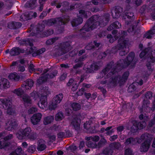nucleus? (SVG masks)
<instances>
[{
	"label": "nucleus",
	"mask_w": 155,
	"mask_h": 155,
	"mask_svg": "<svg viewBox=\"0 0 155 155\" xmlns=\"http://www.w3.org/2000/svg\"><path fill=\"white\" fill-rule=\"evenodd\" d=\"M135 54L134 52H130L124 60L123 59L120 60L117 62V67H120L121 68L123 65L125 67L129 66L130 68H133L135 66L136 61L134 59Z\"/></svg>",
	"instance_id": "nucleus-1"
},
{
	"label": "nucleus",
	"mask_w": 155,
	"mask_h": 155,
	"mask_svg": "<svg viewBox=\"0 0 155 155\" xmlns=\"http://www.w3.org/2000/svg\"><path fill=\"white\" fill-rule=\"evenodd\" d=\"M128 43V39H124L123 38H119L118 44L112 48V49L115 50V51L116 52L120 50L119 54L121 56H123L126 54L128 52V51H126V45Z\"/></svg>",
	"instance_id": "nucleus-2"
},
{
	"label": "nucleus",
	"mask_w": 155,
	"mask_h": 155,
	"mask_svg": "<svg viewBox=\"0 0 155 155\" xmlns=\"http://www.w3.org/2000/svg\"><path fill=\"white\" fill-rule=\"evenodd\" d=\"M69 20L68 16H64L63 18H58L55 19L52 18L48 20H45L43 23L47 25L51 26L55 24L61 25H65Z\"/></svg>",
	"instance_id": "nucleus-3"
},
{
	"label": "nucleus",
	"mask_w": 155,
	"mask_h": 155,
	"mask_svg": "<svg viewBox=\"0 0 155 155\" xmlns=\"http://www.w3.org/2000/svg\"><path fill=\"white\" fill-rule=\"evenodd\" d=\"M98 17L97 15H94L87 21L85 25L83 27V29L87 31L92 30L96 28L97 25H99L100 23L98 21Z\"/></svg>",
	"instance_id": "nucleus-4"
},
{
	"label": "nucleus",
	"mask_w": 155,
	"mask_h": 155,
	"mask_svg": "<svg viewBox=\"0 0 155 155\" xmlns=\"http://www.w3.org/2000/svg\"><path fill=\"white\" fill-rule=\"evenodd\" d=\"M70 41H66L60 43L58 45V48L56 54L58 56H61L65 54L71 49Z\"/></svg>",
	"instance_id": "nucleus-5"
},
{
	"label": "nucleus",
	"mask_w": 155,
	"mask_h": 155,
	"mask_svg": "<svg viewBox=\"0 0 155 155\" xmlns=\"http://www.w3.org/2000/svg\"><path fill=\"white\" fill-rule=\"evenodd\" d=\"M150 101L147 99H144L142 102V105L139 109L140 113H145L150 112V110L153 111L155 110V97L153 102V106L151 107H149Z\"/></svg>",
	"instance_id": "nucleus-6"
},
{
	"label": "nucleus",
	"mask_w": 155,
	"mask_h": 155,
	"mask_svg": "<svg viewBox=\"0 0 155 155\" xmlns=\"http://www.w3.org/2000/svg\"><path fill=\"white\" fill-rule=\"evenodd\" d=\"M0 104H2L3 107L7 109V113L9 115H12L14 113V110L12 108V103L9 99H0Z\"/></svg>",
	"instance_id": "nucleus-7"
},
{
	"label": "nucleus",
	"mask_w": 155,
	"mask_h": 155,
	"mask_svg": "<svg viewBox=\"0 0 155 155\" xmlns=\"http://www.w3.org/2000/svg\"><path fill=\"white\" fill-rule=\"evenodd\" d=\"M63 97V94L62 93L56 95L53 99L51 104L49 105V110L55 109L57 107L58 104L61 101Z\"/></svg>",
	"instance_id": "nucleus-8"
},
{
	"label": "nucleus",
	"mask_w": 155,
	"mask_h": 155,
	"mask_svg": "<svg viewBox=\"0 0 155 155\" xmlns=\"http://www.w3.org/2000/svg\"><path fill=\"white\" fill-rule=\"evenodd\" d=\"M140 20H133L128 28L127 31L131 33L133 35H137L138 33V24L140 22Z\"/></svg>",
	"instance_id": "nucleus-9"
},
{
	"label": "nucleus",
	"mask_w": 155,
	"mask_h": 155,
	"mask_svg": "<svg viewBox=\"0 0 155 155\" xmlns=\"http://www.w3.org/2000/svg\"><path fill=\"white\" fill-rule=\"evenodd\" d=\"M31 131V130L30 127H27L24 129H21L16 134V136L20 140L28 138Z\"/></svg>",
	"instance_id": "nucleus-10"
},
{
	"label": "nucleus",
	"mask_w": 155,
	"mask_h": 155,
	"mask_svg": "<svg viewBox=\"0 0 155 155\" xmlns=\"http://www.w3.org/2000/svg\"><path fill=\"white\" fill-rule=\"evenodd\" d=\"M135 19V17L134 15V13L129 11L126 12L125 15L122 17V19L125 20L126 24L127 25L128 27L130 25V23H131Z\"/></svg>",
	"instance_id": "nucleus-11"
},
{
	"label": "nucleus",
	"mask_w": 155,
	"mask_h": 155,
	"mask_svg": "<svg viewBox=\"0 0 155 155\" xmlns=\"http://www.w3.org/2000/svg\"><path fill=\"white\" fill-rule=\"evenodd\" d=\"M123 9L119 6H115L111 10L112 17L114 18L117 19L120 17L123 12Z\"/></svg>",
	"instance_id": "nucleus-12"
},
{
	"label": "nucleus",
	"mask_w": 155,
	"mask_h": 155,
	"mask_svg": "<svg viewBox=\"0 0 155 155\" xmlns=\"http://www.w3.org/2000/svg\"><path fill=\"white\" fill-rule=\"evenodd\" d=\"M12 135L10 134L2 139V140L0 141V148L2 149L8 146L10 144V143L8 142V140L12 139Z\"/></svg>",
	"instance_id": "nucleus-13"
},
{
	"label": "nucleus",
	"mask_w": 155,
	"mask_h": 155,
	"mask_svg": "<svg viewBox=\"0 0 155 155\" xmlns=\"http://www.w3.org/2000/svg\"><path fill=\"white\" fill-rule=\"evenodd\" d=\"M42 117L41 113H38L34 114L31 118V121L33 125H36L40 122Z\"/></svg>",
	"instance_id": "nucleus-14"
},
{
	"label": "nucleus",
	"mask_w": 155,
	"mask_h": 155,
	"mask_svg": "<svg viewBox=\"0 0 155 155\" xmlns=\"http://www.w3.org/2000/svg\"><path fill=\"white\" fill-rule=\"evenodd\" d=\"M8 126L7 127V129L8 131L12 130L15 129L17 126V122L16 120L12 119L8 122Z\"/></svg>",
	"instance_id": "nucleus-15"
},
{
	"label": "nucleus",
	"mask_w": 155,
	"mask_h": 155,
	"mask_svg": "<svg viewBox=\"0 0 155 155\" xmlns=\"http://www.w3.org/2000/svg\"><path fill=\"white\" fill-rule=\"evenodd\" d=\"M140 140V139H138L137 138H134L133 137H130V138H127L125 142H124V144L126 145L129 144L134 145L137 142L138 143H140L141 141Z\"/></svg>",
	"instance_id": "nucleus-16"
},
{
	"label": "nucleus",
	"mask_w": 155,
	"mask_h": 155,
	"mask_svg": "<svg viewBox=\"0 0 155 155\" xmlns=\"http://www.w3.org/2000/svg\"><path fill=\"white\" fill-rule=\"evenodd\" d=\"M80 120L77 117H74L71 122L70 126H72L76 130H78L80 128Z\"/></svg>",
	"instance_id": "nucleus-17"
},
{
	"label": "nucleus",
	"mask_w": 155,
	"mask_h": 155,
	"mask_svg": "<svg viewBox=\"0 0 155 155\" xmlns=\"http://www.w3.org/2000/svg\"><path fill=\"white\" fill-rule=\"evenodd\" d=\"M109 17L110 15L109 14L105 15L100 21H99L100 23V24H99L100 26L102 27L106 26L109 21Z\"/></svg>",
	"instance_id": "nucleus-18"
},
{
	"label": "nucleus",
	"mask_w": 155,
	"mask_h": 155,
	"mask_svg": "<svg viewBox=\"0 0 155 155\" xmlns=\"http://www.w3.org/2000/svg\"><path fill=\"white\" fill-rule=\"evenodd\" d=\"M45 27V24L43 23H38L35 27V31H34L33 36H36L38 34L42 31Z\"/></svg>",
	"instance_id": "nucleus-19"
},
{
	"label": "nucleus",
	"mask_w": 155,
	"mask_h": 155,
	"mask_svg": "<svg viewBox=\"0 0 155 155\" xmlns=\"http://www.w3.org/2000/svg\"><path fill=\"white\" fill-rule=\"evenodd\" d=\"M9 87V82L7 79L5 78H2L0 80V89H7Z\"/></svg>",
	"instance_id": "nucleus-20"
},
{
	"label": "nucleus",
	"mask_w": 155,
	"mask_h": 155,
	"mask_svg": "<svg viewBox=\"0 0 155 155\" xmlns=\"http://www.w3.org/2000/svg\"><path fill=\"white\" fill-rule=\"evenodd\" d=\"M150 139L145 140L142 143L140 147V149L144 152H146L148 150L150 144Z\"/></svg>",
	"instance_id": "nucleus-21"
},
{
	"label": "nucleus",
	"mask_w": 155,
	"mask_h": 155,
	"mask_svg": "<svg viewBox=\"0 0 155 155\" xmlns=\"http://www.w3.org/2000/svg\"><path fill=\"white\" fill-rule=\"evenodd\" d=\"M129 74V72L126 71L123 74L121 77L119 76V83L120 85L123 84L127 80Z\"/></svg>",
	"instance_id": "nucleus-22"
},
{
	"label": "nucleus",
	"mask_w": 155,
	"mask_h": 155,
	"mask_svg": "<svg viewBox=\"0 0 155 155\" xmlns=\"http://www.w3.org/2000/svg\"><path fill=\"white\" fill-rule=\"evenodd\" d=\"M155 34V25L149 31H148L144 35L143 38L147 39H151L152 36Z\"/></svg>",
	"instance_id": "nucleus-23"
},
{
	"label": "nucleus",
	"mask_w": 155,
	"mask_h": 155,
	"mask_svg": "<svg viewBox=\"0 0 155 155\" xmlns=\"http://www.w3.org/2000/svg\"><path fill=\"white\" fill-rule=\"evenodd\" d=\"M100 45V43H97L96 41H94L93 43L91 42L85 46V48L87 50L94 49L98 47Z\"/></svg>",
	"instance_id": "nucleus-24"
},
{
	"label": "nucleus",
	"mask_w": 155,
	"mask_h": 155,
	"mask_svg": "<svg viewBox=\"0 0 155 155\" xmlns=\"http://www.w3.org/2000/svg\"><path fill=\"white\" fill-rule=\"evenodd\" d=\"M83 21V18L81 17H79L72 19L71 21V23L73 27H76L81 24Z\"/></svg>",
	"instance_id": "nucleus-25"
},
{
	"label": "nucleus",
	"mask_w": 155,
	"mask_h": 155,
	"mask_svg": "<svg viewBox=\"0 0 155 155\" xmlns=\"http://www.w3.org/2000/svg\"><path fill=\"white\" fill-rule=\"evenodd\" d=\"M37 0H30L25 4V7L30 8V9H33L35 8L36 6V4Z\"/></svg>",
	"instance_id": "nucleus-26"
},
{
	"label": "nucleus",
	"mask_w": 155,
	"mask_h": 155,
	"mask_svg": "<svg viewBox=\"0 0 155 155\" xmlns=\"http://www.w3.org/2000/svg\"><path fill=\"white\" fill-rule=\"evenodd\" d=\"M121 28V24L117 21L112 23L107 28L108 31H111L114 28Z\"/></svg>",
	"instance_id": "nucleus-27"
},
{
	"label": "nucleus",
	"mask_w": 155,
	"mask_h": 155,
	"mask_svg": "<svg viewBox=\"0 0 155 155\" xmlns=\"http://www.w3.org/2000/svg\"><path fill=\"white\" fill-rule=\"evenodd\" d=\"M47 97L45 96L41 97L40 101L38 103V106L41 108H43L47 106Z\"/></svg>",
	"instance_id": "nucleus-28"
},
{
	"label": "nucleus",
	"mask_w": 155,
	"mask_h": 155,
	"mask_svg": "<svg viewBox=\"0 0 155 155\" xmlns=\"http://www.w3.org/2000/svg\"><path fill=\"white\" fill-rule=\"evenodd\" d=\"M135 126L138 127V130H141L143 129L146 125V123L144 121L142 122H138L136 120L133 121Z\"/></svg>",
	"instance_id": "nucleus-29"
},
{
	"label": "nucleus",
	"mask_w": 155,
	"mask_h": 155,
	"mask_svg": "<svg viewBox=\"0 0 155 155\" xmlns=\"http://www.w3.org/2000/svg\"><path fill=\"white\" fill-rule=\"evenodd\" d=\"M113 152L114 150L110 147V144L108 147L105 148L102 151L103 153L105 155H112Z\"/></svg>",
	"instance_id": "nucleus-30"
},
{
	"label": "nucleus",
	"mask_w": 155,
	"mask_h": 155,
	"mask_svg": "<svg viewBox=\"0 0 155 155\" xmlns=\"http://www.w3.org/2000/svg\"><path fill=\"white\" fill-rule=\"evenodd\" d=\"M48 79L47 75H44L40 77L37 81V83L39 85H41L46 82Z\"/></svg>",
	"instance_id": "nucleus-31"
},
{
	"label": "nucleus",
	"mask_w": 155,
	"mask_h": 155,
	"mask_svg": "<svg viewBox=\"0 0 155 155\" xmlns=\"http://www.w3.org/2000/svg\"><path fill=\"white\" fill-rule=\"evenodd\" d=\"M22 99L24 103V104L25 106H27L28 104H31V100L30 97L27 95L25 94L23 95L22 97Z\"/></svg>",
	"instance_id": "nucleus-32"
},
{
	"label": "nucleus",
	"mask_w": 155,
	"mask_h": 155,
	"mask_svg": "<svg viewBox=\"0 0 155 155\" xmlns=\"http://www.w3.org/2000/svg\"><path fill=\"white\" fill-rule=\"evenodd\" d=\"M99 67L97 65L91 64L90 68H87L86 72L87 73H91L94 72V71L97 70L98 69Z\"/></svg>",
	"instance_id": "nucleus-33"
},
{
	"label": "nucleus",
	"mask_w": 155,
	"mask_h": 155,
	"mask_svg": "<svg viewBox=\"0 0 155 155\" xmlns=\"http://www.w3.org/2000/svg\"><path fill=\"white\" fill-rule=\"evenodd\" d=\"M20 49L18 48H13L10 51V53L12 56L18 55L20 53Z\"/></svg>",
	"instance_id": "nucleus-34"
},
{
	"label": "nucleus",
	"mask_w": 155,
	"mask_h": 155,
	"mask_svg": "<svg viewBox=\"0 0 155 155\" xmlns=\"http://www.w3.org/2000/svg\"><path fill=\"white\" fill-rule=\"evenodd\" d=\"M110 147H112L114 150V149L119 150L121 148L120 143L119 142H114L110 144Z\"/></svg>",
	"instance_id": "nucleus-35"
},
{
	"label": "nucleus",
	"mask_w": 155,
	"mask_h": 155,
	"mask_svg": "<svg viewBox=\"0 0 155 155\" xmlns=\"http://www.w3.org/2000/svg\"><path fill=\"white\" fill-rule=\"evenodd\" d=\"M140 139L141 142V139L143 140L145 139V140H147L150 139V141L152 139V137H151V134H149L147 133H145L141 136L140 137V139Z\"/></svg>",
	"instance_id": "nucleus-36"
},
{
	"label": "nucleus",
	"mask_w": 155,
	"mask_h": 155,
	"mask_svg": "<svg viewBox=\"0 0 155 155\" xmlns=\"http://www.w3.org/2000/svg\"><path fill=\"white\" fill-rule=\"evenodd\" d=\"M71 106L74 111H78L81 109V105L78 103L73 102L71 104Z\"/></svg>",
	"instance_id": "nucleus-37"
},
{
	"label": "nucleus",
	"mask_w": 155,
	"mask_h": 155,
	"mask_svg": "<svg viewBox=\"0 0 155 155\" xmlns=\"http://www.w3.org/2000/svg\"><path fill=\"white\" fill-rule=\"evenodd\" d=\"M151 51V48L150 47L145 48L140 53V57L141 58H142L147 55L148 52H150Z\"/></svg>",
	"instance_id": "nucleus-38"
},
{
	"label": "nucleus",
	"mask_w": 155,
	"mask_h": 155,
	"mask_svg": "<svg viewBox=\"0 0 155 155\" xmlns=\"http://www.w3.org/2000/svg\"><path fill=\"white\" fill-rule=\"evenodd\" d=\"M54 117L52 116H50L47 117L45 119L44 123L45 124L47 125L50 124L54 120Z\"/></svg>",
	"instance_id": "nucleus-39"
},
{
	"label": "nucleus",
	"mask_w": 155,
	"mask_h": 155,
	"mask_svg": "<svg viewBox=\"0 0 155 155\" xmlns=\"http://www.w3.org/2000/svg\"><path fill=\"white\" fill-rule=\"evenodd\" d=\"M86 145L89 147L92 148H97V144L94 141H89L86 143Z\"/></svg>",
	"instance_id": "nucleus-40"
},
{
	"label": "nucleus",
	"mask_w": 155,
	"mask_h": 155,
	"mask_svg": "<svg viewBox=\"0 0 155 155\" xmlns=\"http://www.w3.org/2000/svg\"><path fill=\"white\" fill-rule=\"evenodd\" d=\"M22 150L21 147H18L15 151L12 152L9 155H20L22 153Z\"/></svg>",
	"instance_id": "nucleus-41"
},
{
	"label": "nucleus",
	"mask_w": 155,
	"mask_h": 155,
	"mask_svg": "<svg viewBox=\"0 0 155 155\" xmlns=\"http://www.w3.org/2000/svg\"><path fill=\"white\" fill-rule=\"evenodd\" d=\"M107 143V141L104 138L101 139L98 143V145H97V148H100L104 146Z\"/></svg>",
	"instance_id": "nucleus-42"
},
{
	"label": "nucleus",
	"mask_w": 155,
	"mask_h": 155,
	"mask_svg": "<svg viewBox=\"0 0 155 155\" xmlns=\"http://www.w3.org/2000/svg\"><path fill=\"white\" fill-rule=\"evenodd\" d=\"M45 51V48H42L36 51V53H34L32 54L33 57H35L37 55H40L44 53Z\"/></svg>",
	"instance_id": "nucleus-43"
},
{
	"label": "nucleus",
	"mask_w": 155,
	"mask_h": 155,
	"mask_svg": "<svg viewBox=\"0 0 155 155\" xmlns=\"http://www.w3.org/2000/svg\"><path fill=\"white\" fill-rule=\"evenodd\" d=\"M64 118L63 113L61 112L58 113L56 115L55 117V119L56 121H59L61 120Z\"/></svg>",
	"instance_id": "nucleus-44"
},
{
	"label": "nucleus",
	"mask_w": 155,
	"mask_h": 155,
	"mask_svg": "<svg viewBox=\"0 0 155 155\" xmlns=\"http://www.w3.org/2000/svg\"><path fill=\"white\" fill-rule=\"evenodd\" d=\"M24 89H22L21 88L15 89L13 91V93L16 94L18 96H21L24 93Z\"/></svg>",
	"instance_id": "nucleus-45"
},
{
	"label": "nucleus",
	"mask_w": 155,
	"mask_h": 155,
	"mask_svg": "<svg viewBox=\"0 0 155 155\" xmlns=\"http://www.w3.org/2000/svg\"><path fill=\"white\" fill-rule=\"evenodd\" d=\"M58 39V37H55L48 40L46 42L47 45H50L54 43Z\"/></svg>",
	"instance_id": "nucleus-46"
},
{
	"label": "nucleus",
	"mask_w": 155,
	"mask_h": 155,
	"mask_svg": "<svg viewBox=\"0 0 155 155\" xmlns=\"http://www.w3.org/2000/svg\"><path fill=\"white\" fill-rule=\"evenodd\" d=\"M37 134L34 131L30 132V134H29L28 138L32 140H35L36 139L37 137Z\"/></svg>",
	"instance_id": "nucleus-47"
},
{
	"label": "nucleus",
	"mask_w": 155,
	"mask_h": 155,
	"mask_svg": "<svg viewBox=\"0 0 155 155\" xmlns=\"http://www.w3.org/2000/svg\"><path fill=\"white\" fill-rule=\"evenodd\" d=\"M117 82L119 83V76H115L114 78L112 77V81L111 83H112L113 85L116 86Z\"/></svg>",
	"instance_id": "nucleus-48"
},
{
	"label": "nucleus",
	"mask_w": 155,
	"mask_h": 155,
	"mask_svg": "<svg viewBox=\"0 0 155 155\" xmlns=\"http://www.w3.org/2000/svg\"><path fill=\"white\" fill-rule=\"evenodd\" d=\"M135 84V83H133L129 85L127 90L129 92H132L136 89V87Z\"/></svg>",
	"instance_id": "nucleus-49"
},
{
	"label": "nucleus",
	"mask_w": 155,
	"mask_h": 155,
	"mask_svg": "<svg viewBox=\"0 0 155 155\" xmlns=\"http://www.w3.org/2000/svg\"><path fill=\"white\" fill-rule=\"evenodd\" d=\"M141 114L139 116V118L140 120H143L142 121H146L147 120L148 116H147L145 113H141Z\"/></svg>",
	"instance_id": "nucleus-50"
},
{
	"label": "nucleus",
	"mask_w": 155,
	"mask_h": 155,
	"mask_svg": "<svg viewBox=\"0 0 155 155\" xmlns=\"http://www.w3.org/2000/svg\"><path fill=\"white\" fill-rule=\"evenodd\" d=\"M151 55L149 56L151 61L155 63V49L153 51L151 50Z\"/></svg>",
	"instance_id": "nucleus-51"
},
{
	"label": "nucleus",
	"mask_w": 155,
	"mask_h": 155,
	"mask_svg": "<svg viewBox=\"0 0 155 155\" xmlns=\"http://www.w3.org/2000/svg\"><path fill=\"white\" fill-rule=\"evenodd\" d=\"M74 62L76 63H77L74 66V68H81L82 67L84 64L83 62L79 60L78 61L76 62L75 59V60Z\"/></svg>",
	"instance_id": "nucleus-52"
},
{
	"label": "nucleus",
	"mask_w": 155,
	"mask_h": 155,
	"mask_svg": "<svg viewBox=\"0 0 155 155\" xmlns=\"http://www.w3.org/2000/svg\"><path fill=\"white\" fill-rule=\"evenodd\" d=\"M46 146L44 144L39 143L37 149L38 151H43L46 148Z\"/></svg>",
	"instance_id": "nucleus-53"
},
{
	"label": "nucleus",
	"mask_w": 155,
	"mask_h": 155,
	"mask_svg": "<svg viewBox=\"0 0 155 155\" xmlns=\"http://www.w3.org/2000/svg\"><path fill=\"white\" fill-rule=\"evenodd\" d=\"M24 82H25V84H26L30 87L33 86L34 83V81L31 79H28L24 81Z\"/></svg>",
	"instance_id": "nucleus-54"
},
{
	"label": "nucleus",
	"mask_w": 155,
	"mask_h": 155,
	"mask_svg": "<svg viewBox=\"0 0 155 155\" xmlns=\"http://www.w3.org/2000/svg\"><path fill=\"white\" fill-rule=\"evenodd\" d=\"M153 93L151 91H148L145 94V99H150L152 97Z\"/></svg>",
	"instance_id": "nucleus-55"
},
{
	"label": "nucleus",
	"mask_w": 155,
	"mask_h": 155,
	"mask_svg": "<svg viewBox=\"0 0 155 155\" xmlns=\"http://www.w3.org/2000/svg\"><path fill=\"white\" fill-rule=\"evenodd\" d=\"M92 125H93V124L91 122L87 121L84 124V127L87 130L90 127H91Z\"/></svg>",
	"instance_id": "nucleus-56"
},
{
	"label": "nucleus",
	"mask_w": 155,
	"mask_h": 155,
	"mask_svg": "<svg viewBox=\"0 0 155 155\" xmlns=\"http://www.w3.org/2000/svg\"><path fill=\"white\" fill-rule=\"evenodd\" d=\"M111 68L112 65L111 63L107 65V67L102 70V72L104 74H106Z\"/></svg>",
	"instance_id": "nucleus-57"
},
{
	"label": "nucleus",
	"mask_w": 155,
	"mask_h": 155,
	"mask_svg": "<svg viewBox=\"0 0 155 155\" xmlns=\"http://www.w3.org/2000/svg\"><path fill=\"white\" fill-rule=\"evenodd\" d=\"M36 148L34 145H31L28 147L27 149V151L30 153H33L35 150Z\"/></svg>",
	"instance_id": "nucleus-58"
},
{
	"label": "nucleus",
	"mask_w": 155,
	"mask_h": 155,
	"mask_svg": "<svg viewBox=\"0 0 155 155\" xmlns=\"http://www.w3.org/2000/svg\"><path fill=\"white\" fill-rule=\"evenodd\" d=\"M132 124L133 125L131 127V131L132 133H134L136 132L138 129L137 128L138 127L134 125V122L133 121L132 122Z\"/></svg>",
	"instance_id": "nucleus-59"
},
{
	"label": "nucleus",
	"mask_w": 155,
	"mask_h": 155,
	"mask_svg": "<svg viewBox=\"0 0 155 155\" xmlns=\"http://www.w3.org/2000/svg\"><path fill=\"white\" fill-rule=\"evenodd\" d=\"M84 29H83V27L80 30V36L83 37L85 38L86 36V32L85 31H88Z\"/></svg>",
	"instance_id": "nucleus-60"
},
{
	"label": "nucleus",
	"mask_w": 155,
	"mask_h": 155,
	"mask_svg": "<svg viewBox=\"0 0 155 155\" xmlns=\"http://www.w3.org/2000/svg\"><path fill=\"white\" fill-rule=\"evenodd\" d=\"M72 86L71 89L72 91H74L78 88L79 84L77 83L76 81H75L74 83L72 84Z\"/></svg>",
	"instance_id": "nucleus-61"
},
{
	"label": "nucleus",
	"mask_w": 155,
	"mask_h": 155,
	"mask_svg": "<svg viewBox=\"0 0 155 155\" xmlns=\"http://www.w3.org/2000/svg\"><path fill=\"white\" fill-rule=\"evenodd\" d=\"M87 132L88 133H94L96 132L95 130V127L94 125H92L91 127H90L87 130Z\"/></svg>",
	"instance_id": "nucleus-62"
},
{
	"label": "nucleus",
	"mask_w": 155,
	"mask_h": 155,
	"mask_svg": "<svg viewBox=\"0 0 155 155\" xmlns=\"http://www.w3.org/2000/svg\"><path fill=\"white\" fill-rule=\"evenodd\" d=\"M20 20L21 21H25L28 20L27 15H25V13L20 16Z\"/></svg>",
	"instance_id": "nucleus-63"
},
{
	"label": "nucleus",
	"mask_w": 155,
	"mask_h": 155,
	"mask_svg": "<svg viewBox=\"0 0 155 155\" xmlns=\"http://www.w3.org/2000/svg\"><path fill=\"white\" fill-rule=\"evenodd\" d=\"M19 43L21 45H28L29 42V40H28L22 39L21 40L19 41Z\"/></svg>",
	"instance_id": "nucleus-64"
}]
</instances>
